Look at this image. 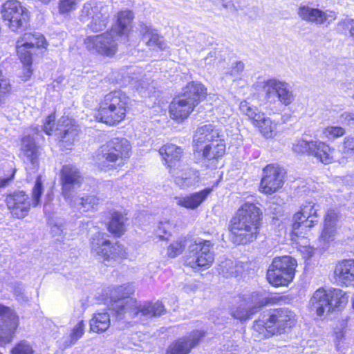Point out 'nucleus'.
I'll return each instance as SVG.
<instances>
[{
    "label": "nucleus",
    "instance_id": "nucleus-24",
    "mask_svg": "<svg viewBox=\"0 0 354 354\" xmlns=\"http://www.w3.org/2000/svg\"><path fill=\"white\" fill-rule=\"evenodd\" d=\"M20 156L27 165L26 169H37L39 167V147L30 135L24 136L21 141Z\"/></svg>",
    "mask_w": 354,
    "mask_h": 354
},
{
    "label": "nucleus",
    "instance_id": "nucleus-20",
    "mask_svg": "<svg viewBox=\"0 0 354 354\" xmlns=\"http://www.w3.org/2000/svg\"><path fill=\"white\" fill-rule=\"evenodd\" d=\"M18 323V317L12 310L0 305V346L11 342Z\"/></svg>",
    "mask_w": 354,
    "mask_h": 354
},
{
    "label": "nucleus",
    "instance_id": "nucleus-52",
    "mask_svg": "<svg viewBox=\"0 0 354 354\" xmlns=\"http://www.w3.org/2000/svg\"><path fill=\"white\" fill-rule=\"evenodd\" d=\"M15 173V170H14L12 171V173L10 177L0 178V187L6 186L8 184V183L13 178Z\"/></svg>",
    "mask_w": 354,
    "mask_h": 354
},
{
    "label": "nucleus",
    "instance_id": "nucleus-34",
    "mask_svg": "<svg viewBox=\"0 0 354 354\" xmlns=\"http://www.w3.org/2000/svg\"><path fill=\"white\" fill-rule=\"evenodd\" d=\"M163 164L169 169L170 174H175L177 162V146L174 144H167L159 149Z\"/></svg>",
    "mask_w": 354,
    "mask_h": 354
},
{
    "label": "nucleus",
    "instance_id": "nucleus-44",
    "mask_svg": "<svg viewBox=\"0 0 354 354\" xmlns=\"http://www.w3.org/2000/svg\"><path fill=\"white\" fill-rule=\"evenodd\" d=\"M84 323L83 321H80L73 328L70 335L68 342H66L67 346L74 344L80 338L82 337L84 333Z\"/></svg>",
    "mask_w": 354,
    "mask_h": 354
},
{
    "label": "nucleus",
    "instance_id": "nucleus-50",
    "mask_svg": "<svg viewBox=\"0 0 354 354\" xmlns=\"http://www.w3.org/2000/svg\"><path fill=\"white\" fill-rule=\"evenodd\" d=\"M157 233L161 239L168 240L169 234L167 235V232L165 230V227L164 225L160 224V225L158 227V231Z\"/></svg>",
    "mask_w": 354,
    "mask_h": 354
},
{
    "label": "nucleus",
    "instance_id": "nucleus-28",
    "mask_svg": "<svg viewBox=\"0 0 354 354\" xmlns=\"http://www.w3.org/2000/svg\"><path fill=\"white\" fill-rule=\"evenodd\" d=\"M68 205L81 213L95 211L100 203V199L95 195H85L80 197L75 194L71 200H65Z\"/></svg>",
    "mask_w": 354,
    "mask_h": 354
},
{
    "label": "nucleus",
    "instance_id": "nucleus-33",
    "mask_svg": "<svg viewBox=\"0 0 354 354\" xmlns=\"http://www.w3.org/2000/svg\"><path fill=\"white\" fill-rule=\"evenodd\" d=\"M29 20V12L26 7L22 6L18 8L17 12L13 15L11 20H4L6 25L12 32H19L27 27Z\"/></svg>",
    "mask_w": 354,
    "mask_h": 354
},
{
    "label": "nucleus",
    "instance_id": "nucleus-10",
    "mask_svg": "<svg viewBox=\"0 0 354 354\" xmlns=\"http://www.w3.org/2000/svg\"><path fill=\"white\" fill-rule=\"evenodd\" d=\"M54 113L48 116L43 125V131L47 135L55 134L62 142L63 146L70 149L75 141L77 140L80 133L79 127L74 120L68 117H62L55 124Z\"/></svg>",
    "mask_w": 354,
    "mask_h": 354
},
{
    "label": "nucleus",
    "instance_id": "nucleus-47",
    "mask_svg": "<svg viewBox=\"0 0 354 354\" xmlns=\"http://www.w3.org/2000/svg\"><path fill=\"white\" fill-rule=\"evenodd\" d=\"M337 26L342 32L348 30L351 37L354 39V19L345 18L342 19L339 21Z\"/></svg>",
    "mask_w": 354,
    "mask_h": 354
},
{
    "label": "nucleus",
    "instance_id": "nucleus-59",
    "mask_svg": "<svg viewBox=\"0 0 354 354\" xmlns=\"http://www.w3.org/2000/svg\"><path fill=\"white\" fill-rule=\"evenodd\" d=\"M41 2L43 3H49L51 0H40Z\"/></svg>",
    "mask_w": 354,
    "mask_h": 354
},
{
    "label": "nucleus",
    "instance_id": "nucleus-55",
    "mask_svg": "<svg viewBox=\"0 0 354 354\" xmlns=\"http://www.w3.org/2000/svg\"><path fill=\"white\" fill-rule=\"evenodd\" d=\"M169 113H170V116L173 118V119H176L177 118V111L176 110V104L172 102L169 106Z\"/></svg>",
    "mask_w": 354,
    "mask_h": 354
},
{
    "label": "nucleus",
    "instance_id": "nucleus-6",
    "mask_svg": "<svg viewBox=\"0 0 354 354\" xmlns=\"http://www.w3.org/2000/svg\"><path fill=\"white\" fill-rule=\"evenodd\" d=\"M131 149L126 138H114L99 149L95 157V164L104 171L115 169L124 164L130 156Z\"/></svg>",
    "mask_w": 354,
    "mask_h": 354
},
{
    "label": "nucleus",
    "instance_id": "nucleus-61",
    "mask_svg": "<svg viewBox=\"0 0 354 354\" xmlns=\"http://www.w3.org/2000/svg\"><path fill=\"white\" fill-rule=\"evenodd\" d=\"M0 354H2V353L0 352Z\"/></svg>",
    "mask_w": 354,
    "mask_h": 354
},
{
    "label": "nucleus",
    "instance_id": "nucleus-7",
    "mask_svg": "<svg viewBox=\"0 0 354 354\" xmlns=\"http://www.w3.org/2000/svg\"><path fill=\"white\" fill-rule=\"evenodd\" d=\"M349 297V292L340 288L320 287L313 294L310 304L317 316L322 317L344 309Z\"/></svg>",
    "mask_w": 354,
    "mask_h": 354
},
{
    "label": "nucleus",
    "instance_id": "nucleus-41",
    "mask_svg": "<svg viewBox=\"0 0 354 354\" xmlns=\"http://www.w3.org/2000/svg\"><path fill=\"white\" fill-rule=\"evenodd\" d=\"M82 0H59L58 2V12L62 15H68L75 10L78 4Z\"/></svg>",
    "mask_w": 354,
    "mask_h": 354
},
{
    "label": "nucleus",
    "instance_id": "nucleus-36",
    "mask_svg": "<svg viewBox=\"0 0 354 354\" xmlns=\"http://www.w3.org/2000/svg\"><path fill=\"white\" fill-rule=\"evenodd\" d=\"M127 218L122 214L115 212L113 213L109 224V230L116 236H120L126 230Z\"/></svg>",
    "mask_w": 354,
    "mask_h": 354
},
{
    "label": "nucleus",
    "instance_id": "nucleus-14",
    "mask_svg": "<svg viewBox=\"0 0 354 354\" xmlns=\"http://www.w3.org/2000/svg\"><path fill=\"white\" fill-rule=\"evenodd\" d=\"M319 206L317 203L307 201L302 203L299 209L292 216L291 236H302L304 232L310 230L317 225L319 220Z\"/></svg>",
    "mask_w": 354,
    "mask_h": 354
},
{
    "label": "nucleus",
    "instance_id": "nucleus-35",
    "mask_svg": "<svg viewBox=\"0 0 354 354\" xmlns=\"http://www.w3.org/2000/svg\"><path fill=\"white\" fill-rule=\"evenodd\" d=\"M110 316L107 313H97L90 320L91 330L100 333L106 331L110 326Z\"/></svg>",
    "mask_w": 354,
    "mask_h": 354
},
{
    "label": "nucleus",
    "instance_id": "nucleus-8",
    "mask_svg": "<svg viewBox=\"0 0 354 354\" xmlns=\"http://www.w3.org/2000/svg\"><path fill=\"white\" fill-rule=\"evenodd\" d=\"M129 98L121 91L106 95L100 104L96 119L110 126L115 125L125 118Z\"/></svg>",
    "mask_w": 354,
    "mask_h": 354
},
{
    "label": "nucleus",
    "instance_id": "nucleus-12",
    "mask_svg": "<svg viewBox=\"0 0 354 354\" xmlns=\"http://www.w3.org/2000/svg\"><path fill=\"white\" fill-rule=\"evenodd\" d=\"M292 151L313 157L325 165L335 162V149L326 141L299 139L292 145Z\"/></svg>",
    "mask_w": 354,
    "mask_h": 354
},
{
    "label": "nucleus",
    "instance_id": "nucleus-2",
    "mask_svg": "<svg viewBox=\"0 0 354 354\" xmlns=\"http://www.w3.org/2000/svg\"><path fill=\"white\" fill-rule=\"evenodd\" d=\"M263 218V211L256 203H243L228 224L232 242L236 245H246L255 241L260 234Z\"/></svg>",
    "mask_w": 354,
    "mask_h": 354
},
{
    "label": "nucleus",
    "instance_id": "nucleus-40",
    "mask_svg": "<svg viewBox=\"0 0 354 354\" xmlns=\"http://www.w3.org/2000/svg\"><path fill=\"white\" fill-rule=\"evenodd\" d=\"M344 120L348 124H354V115L346 113ZM342 149L344 153L354 154V135L345 137L342 141Z\"/></svg>",
    "mask_w": 354,
    "mask_h": 354
},
{
    "label": "nucleus",
    "instance_id": "nucleus-48",
    "mask_svg": "<svg viewBox=\"0 0 354 354\" xmlns=\"http://www.w3.org/2000/svg\"><path fill=\"white\" fill-rule=\"evenodd\" d=\"M13 292L17 299L19 301H28L29 300V296L25 293L21 283H16L14 286Z\"/></svg>",
    "mask_w": 354,
    "mask_h": 354
},
{
    "label": "nucleus",
    "instance_id": "nucleus-11",
    "mask_svg": "<svg viewBox=\"0 0 354 354\" xmlns=\"http://www.w3.org/2000/svg\"><path fill=\"white\" fill-rule=\"evenodd\" d=\"M239 109L264 138L272 139L277 135L278 122L267 117L258 107L243 100L241 101Z\"/></svg>",
    "mask_w": 354,
    "mask_h": 354
},
{
    "label": "nucleus",
    "instance_id": "nucleus-9",
    "mask_svg": "<svg viewBox=\"0 0 354 354\" xmlns=\"http://www.w3.org/2000/svg\"><path fill=\"white\" fill-rule=\"evenodd\" d=\"M297 266L290 255L275 257L267 269L266 279L272 287H287L294 281Z\"/></svg>",
    "mask_w": 354,
    "mask_h": 354
},
{
    "label": "nucleus",
    "instance_id": "nucleus-57",
    "mask_svg": "<svg viewBox=\"0 0 354 354\" xmlns=\"http://www.w3.org/2000/svg\"><path fill=\"white\" fill-rule=\"evenodd\" d=\"M185 248V245L184 243H182L181 241L178 242V254L180 253Z\"/></svg>",
    "mask_w": 354,
    "mask_h": 354
},
{
    "label": "nucleus",
    "instance_id": "nucleus-46",
    "mask_svg": "<svg viewBox=\"0 0 354 354\" xmlns=\"http://www.w3.org/2000/svg\"><path fill=\"white\" fill-rule=\"evenodd\" d=\"M11 354H34V351L28 342L21 341L12 349Z\"/></svg>",
    "mask_w": 354,
    "mask_h": 354
},
{
    "label": "nucleus",
    "instance_id": "nucleus-27",
    "mask_svg": "<svg viewBox=\"0 0 354 354\" xmlns=\"http://www.w3.org/2000/svg\"><path fill=\"white\" fill-rule=\"evenodd\" d=\"M334 277L345 286L354 282V259H346L338 261L334 269Z\"/></svg>",
    "mask_w": 354,
    "mask_h": 354
},
{
    "label": "nucleus",
    "instance_id": "nucleus-58",
    "mask_svg": "<svg viewBox=\"0 0 354 354\" xmlns=\"http://www.w3.org/2000/svg\"><path fill=\"white\" fill-rule=\"evenodd\" d=\"M227 277H236L238 275V272L236 271H233V270H231V271H229L227 272Z\"/></svg>",
    "mask_w": 354,
    "mask_h": 354
},
{
    "label": "nucleus",
    "instance_id": "nucleus-17",
    "mask_svg": "<svg viewBox=\"0 0 354 354\" xmlns=\"http://www.w3.org/2000/svg\"><path fill=\"white\" fill-rule=\"evenodd\" d=\"M91 250L99 258L104 261L117 260L118 259H126L127 252L125 248L118 243H111L106 238V234L102 232H97L91 239Z\"/></svg>",
    "mask_w": 354,
    "mask_h": 354
},
{
    "label": "nucleus",
    "instance_id": "nucleus-38",
    "mask_svg": "<svg viewBox=\"0 0 354 354\" xmlns=\"http://www.w3.org/2000/svg\"><path fill=\"white\" fill-rule=\"evenodd\" d=\"M48 224L50 227V233L57 240L61 241L63 239L64 230H65V221L63 218L50 216Z\"/></svg>",
    "mask_w": 354,
    "mask_h": 354
},
{
    "label": "nucleus",
    "instance_id": "nucleus-30",
    "mask_svg": "<svg viewBox=\"0 0 354 354\" xmlns=\"http://www.w3.org/2000/svg\"><path fill=\"white\" fill-rule=\"evenodd\" d=\"M212 190V187H206L198 192L187 194L178 200V205L189 209H195L207 198Z\"/></svg>",
    "mask_w": 354,
    "mask_h": 354
},
{
    "label": "nucleus",
    "instance_id": "nucleus-22",
    "mask_svg": "<svg viewBox=\"0 0 354 354\" xmlns=\"http://www.w3.org/2000/svg\"><path fill=\"white\" fill-rule=\"evenodd\" d=\"M262 89L266 100L276 94L278 100L286 106L290 105L293 101V95L284 82L274 78L268 79L263 82Z\"/></svg>",
    "mask_w": 354,
    "mask_h": 354
},
{
    "label": "nucleus",
    "instance_id": "nucleus-15",
    "mask_svg": "<svg viewBox=\"0 0 354 354\" xmlns=\"http://www.w3.org/2000/svg\"><path fill=\"white\" fill-rule=\"evenodd\" d=\"M286 178V171L279 163L267 164L262 169L259 192L266 196L279 192L284 186Z\"/></svg>",
    "mask_w": 354,
    "mask_h": 354
},
{
    "label": "nucleus",
    "instance_id": "nucleus-5",
    "mask_svg": "<svg viewBox=\"0 0 354 354\" xmlns=\"http://www.w3.org/2000/svg\"><path fill=\"white\" fill-rule=\"evenodd\" d=\"M298 322L296 313L288 307L272 309L266 319L258 318L254 321L253 330L260 339L286 333L294 328Z\"/></svg>",
    "mask_w": 354,
    "mask_h": 354
},
{
    "label": "nucleus",
    "instance_id": "nucleus-4",
    "mask_svg": "<svg viewBox=\"0 0 354 354\" xmlns=\"http://www.w3.org/2000/svg\"><path fill=\"white\" fill-rule=\"evenodd\" d=\"M133 14L130 10L120 11L117 21L109 32L95 36H89L84 40L86 48L106 56L113 55L118 48L119 37L127 36L131 28Z\"/></svg>",
    "mask_w": 354,
    "mask_h": 354
},
{
    "label": "nucleus",
    "instance_id": "nucleus-16",
    "mask_svg": "<svg viewBox=\"0 0 354 354\" xmlns=\"http://www.w3.org/2000/svg\"><path fill=\"white\" fill-rule=\"evenodd\" d=\"M109 7L101 1H90L86 2L80 14L83 22L90 20L88 27L93 32L103 30L109 21Z\"/></svg>",
    "mask_w": 354,
    "mask_h": 354
},
{
    "label": "nucleus",
    "instance_id": "nucleus-19",
    "mask_svg": "<svg viewBox=\"0 0 354 354\" xmlns=\"http://www.w3.org/2000/svg\"><path fill=\"white\" fill-rule=\"evenodd\" d=\"M83 181L80 169L73 165H65L60 171L62 194L64 200H71L72 196L77 194Z\"/></svg>",
    "mask_w": 354,
    "mask_h": 354
},
{
    "label": "nucleus",
    "instance_id": "nucleus-53",
    "mask_svg": "<svg viewBox=\"0 0 354 354\" xmlns=\"http://www.w3.org/2000/svg\"><path fill=\"white\" fill-rule=\"evenodd\" d=\"M32 62L30 64H26L24 63H23V64L25 66L24 67V80H27L31 75V73H32V71L30 70V65H31Z\"/></svg>",
    "mask_w": 354,
    "mask_h": 354
},
{
    "label": "nucleus",
    "instance_id": "nucleus-60",
    "mask_svg": "<svg viewBox=\"0 0 354 354\" xmlns=\"http://www.w3.org/2000/svg\"><path fill=\"white\" fill-rule=\"evenodd\" d=\"M234 266H230V268H234Z\"/></svg>",
    "mask_w": 354,
    "mask_h": 354
},
{
    "label": "nucleus",
    "instance_id": "nucleus-21",
    "mask_svg": "<svg viewBox=\"0 0 354 354\" xmlns=\"http://www.w3.org/2000/svg\"><path fill=\"white\" fill-rule=\"evenodd\" d=\"M340 217V212L335 208H329L326 211L322 230L319 236V241L324 245H329L337 239Z\"/></svg>",
    "mask_w": 354,
    "mask_h": 354
},
{
    "label": "nucleus",
    "instance_id": "nucleus-25",
    "mask_svg": "<svg viewBox=\"0 0 354 354\" xmlns=\"http://www.w3.org/2000/svg\"><path fill=\"white\" fill-rule=\"evenodd\" d=\"M207 96V88L199 82H189L183 88V98L195 106L204 101Z\"/></svg>",
    "mask_w": 354,
    "mask_h": 354
},
{
    "label": "nucleus",
    "instance_id": "nucleus-26",
    "mask_svg": "<svg viewBox=\"0 0 354 354\" xmlns=\"http://www.w3.org/2000/svg\"><path fill=\"white\" fill-rule=\"evenodd\" d=\"M250 299L253 306L252 308V313L257 311V309L265 307L266 306H274L286 303L288 300V296L283 295L280 292L271 293L268 296L263 297L259 292H253Z\"/></svg>",
    "mask_w": 354,
    "mask_h": 354
},
{
    "label": "nucleus",
    "instance_id": "nucleus-43",
    "mask_svg": "<svg viewBox=\"0 0 354 354\" xmlns=\"http://www.w3.org/2000/svg\"><path fill=\"white\" fill-rule=\"evenodd\" d=\"M44 186L43 180L41 176H38L35 182V185L32 189V198L33 205L37 206L40 203V198L43 194Z\"/></svg>",
    "mask_w": 354,
    "mask_h": 354
},
{
    "label": "nucleus",
    "instance_id": "nucleus-1",
    "mask_svg": "<svg viewBox=\"0 0 354 354\" xmlns=\"http://www.w3.org/2000/svg\"><path fill=\"white\" fill-rule=\"evenodd\" d=\"M134 291L133 286L130 283L118 286L111 291L110 308L118 319H133L134 322L145 323L163 313L165 308L161 302L138 301L131 297Z\"/></svg>",
    "mask_w": 354,
    "mask_h": 354
},
{
    "label": "nucleus",
    "instance_id": "nucleus-45",
    "mask_svg": "<svg viewBox=\"0 0 354 354\" xmlns=\"http://www.w3.org/2000/svg\"><path fill=\"white\" fill-rule=\"evenodd\" d=\"M10 91V84L0 71V106L5 103L6 98Z\"/></svg>",
    "mask_w": 354,
    "mask_h": 354
},
{
    "label": "nucleus",
    "instance_id": "nucleus-54",
    "mask_svg": "<svg viewBox=\"0 0 354 354\" xmlns=\"http://www.w3.org/2000/svg\"><path fill=\"white\" fill-rule=\"evenodd\" d=\"M232 316L236 318V319H239L240 320H246L249 318V316L248 315H241L240 314V310L239 309L236 310L235 311L233 312L232 313Z\"/></svg>",
    "mask_w": 354,
    "mask_h": 354
},
{
    "label": "nucleus",
    "instance_id": "nucleus-49",
    "mask_svg": "<svg viewBox=\"0 0 354 354\" xmlns=\"http://www.w3.org/2000/svg\"><path fill=\"white\" fill-rule=\"evenodd\" d=\"M53 200V193L49 192L46 194V201L44 205V210L46 214L50 212V202Z\"/></svg>",
    "mask_w": 354,
    "mask_h": 354
},
{
    "label": "nucleus",
    "instance_id": "nucleus-51",
    "mask_svg": "<svg viewBox=\"0 0 354 354\" xmlns=\"http://www.w3.org/2000/svg\"><path fill=\"white\" fill-rule=\"evenodd\" d=\"M167 255L171 258H174L177 256V245L171 243L167 250Z\"/></svg>",
    "mask_w": 354,
    "mask_h": 354
},
{
    "label": "nucleus",
    "instance_id": "nucleus-56",
    "mask_svg": "<svg viewBox=\"0 0 354 354\" xmlns=\"http://www.w3.org/2000/svg\"><path fill=\"white\" fill-rule=\"evenodd\" d=\"M165 354H177V342H173L167 348Z\"/></svg>",
    "mask_w": 354,
    "mask_h": 354
},
{
    "label": "nucleus",
    "instance_id": "nucleus-37",
    "mask_svg": "<svg viewBox=\"0 0 354 354\" xmlns=\"http://www.w3.org/2000/svg\"><path fill=\"white\" fill-rule=\"evenodd\" d=\"M22 3L18 0H8L3 3L0 8V12L3 20H11L18 8L22 7Z\"/></svg>",
    "mask_w": 354,
    "mask_h": 354
},
{
    "label": "nucleus",
    "instance_id": "nucleus-3",
    "mask_svg": "<svg viewBox=\"0 0 354 354\" xmlns=\"http://www.w3.org/2000/svg\"><path fill=\"white\" fill-rule=\"evenodd\" d=\"M193 153L207 163L216 167L227 154V144L221 131L214 124L198 126L192 136Z\"/></svg>",
    "mask_w": 354,
    "mask_h": 354
},
{
    "label": "nucleus",
    "instance_id": "nucleus-42",
    "mask_svg": "<svg viewBox=\"0 0 354 354\" xmlns=\"http://www.w3.org/2000/svg\"><path fill=\"white\" fill-rule=\"evenodd\" d=\"M195 107V106L183 98L178 100V122L187 119L193 112Z\"/></svg>",
    "mask_w": 354,
    "mask_h": 354
},
{
    "label": "nucleus",
    "instance_id": "nucleus-23",
    "mask_svg": "<svg viewBox=\"0 0 354 354\" xmlns=\"http://www.w3.org/2000/svg\"><path fill=\"white\" fill-rule=\"evenodd\" d=\"M6 203L12 215L17 218L26 217L30 209L29 196L23 191L15 192L7 196Z\"/></svg>",
    "mask_w": 354,
    "mask_h": 354
},
{
    "label": "nucleus",
    "instance_id": "nucleus-39",
    "mask_svg": "<svg viewBox=\"0 0 354 354\" xmlns=\"http://www.w3.org/2000/svg\"><path fill=\"white\" fill-rule=\"evenodd\" d=\"M346 129L341 126L328 125L322 129V136L328 140H335L345 136Z\"/></svg>",
    "mask_w": 354,
    "mask_h": 354
},
{
    "label": "nucleus",
    "instance_id": "nucleus-29",
    "mask_svg": "<svg viewBox=\"0 0 354 354\" xmlns=\"http://www.w3.org/2000/svg\"><path fill=\"white\" fill-rule=\"evenodd\" d=\"M140 32L142 35V39L146 45L152 50L165 48L166 44L163 38L160 37L158 31L152 28L150 26L142 24L140 25Z\"/></svg>",
    "mask_w": 354,
    "mask_h": 354
},
{
    "label": "nucleus",
    "instance_id": "nucleus-13",
    "mask_svg": "<svg viewBox=\"0 0 354 354\" xmlns=\"http://www.w3.org/2000/svg\"><path fill=\"white\" fill-rule=\"evenodd\" d=\"M214 243L211 240L202 239L194 241L189 245V252L193 253L184 257L183 261L185 266L198 270H205L213 265L215 260L214 252Z\"/></svg>",
    "mask_w": 354,
    "mask_h": 354
},
{
    "label": "nucleus",
    "instance_id": "nucleus-18",
    "mask_svg": "<svg viewBox=\"0 0 354 354\" xmlns=\"http://www.w3.org/2000/svg\"><path fill=\"white\" fill-rule=\"evenodd\" d=\"M47 46L45 37L39 32H26L18 39L16 44L19 59L28 65L32 62V55L35 53L36 49H46Z\"/></svg>",
    "mask_w": 354,
    "mask_h": 354
},
{
    "label": "nucleus",
    "instance_id": "nucleus-31",
    "mask_svg": "<svg viewBox=\"0 0 354 354\" xmlns=\"http://www.w3.org/2000/svg\"><path fill=\"white\" fill-rule=\"evenodd\" d=\"M206 335L204 330H194L178 341V354H189L191 350L199 344Z\"/></svg>",
    "mask_w": 354,
    "mask_h": 354
},
{
    "label": "nucleus",
    "instance_id": "nucleus-32",
    "mask_svg": "<svg viewBox=\"0 0 354 354\" xmlns=\"http://www.w3.org/2000/svg\"><path fill=\"white\" fill-rule=\"evenodd\" d=\"M298 15L303 20L316 24H325L328 17L327 12L306 6H301L299 8Z\"/></svg>",
    "mask_w": 354,
    "mask_h": 354
}]
</instances>
